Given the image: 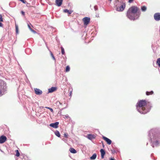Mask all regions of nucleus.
<instances>
[{
    "label": "nucleus",
    "mask_w": 160,
    "mask_h": 160,
    "mask_svg": "<svg viewBox=\"0 0 160 160\" xmlns=\"http://www.w3.org/2000/svg\"><path fill=\"white\" fill-rule=\"evenodd\" d=\"M136 107L140 113L145 114L150 111L151 106L149 102L145 100H140L137 102Z\"/></svg>",
    "instance_id": "f257e3e1"
},
{
    "label": "nucleus",
    "mask_w": 160,
    "mask_h": 160,
    "mask_svg": "<svg viewBox=\"0 0 160 160\" xmlns=\"http://www.w3.org/2000/svg\"><path fill=\"white\" fill-rule=\"evenodd\" d=\"M138 14L135 15L128 9L127 13V16L130 19L134 20L137 19L139 17L140 13L138 12Z\"/></svg>",
    "instance_id": "f03ea898"
},
{
    "label": "nucleus",
    "mask_w": 160,
    "mask_h": 160,
    "mask_svg": "<svg viewBox=\"0 0 160 160\" xmlns=\"http://www.w3.org/2000/svg\"><path fill=\"white\" fill-rule=\"evenodd\" d=\"M128 10L132 12V13L134 14L135 15H137V14L138 15V12H139L140 14V12L139 11V8L137 6H132L129 8Z\"/></svg>",
    "instance_id": "7ed1b4c3"
},
{
    "label": "nucleus",
    "mask_w": 160,
    "mask_h": 160,
    "mask_svg": "<svg viewBox=\"0 0 160 160\" xmlns=\"http://www.w3.org/2000/svg\"><path fill=\"white\" fill-rule=\"evenodd\" d=\"M0 86L4 91H6L7 90V87L6 83L3 81L0 80Z\"/></svg>",
    "instance_id": "20e7f679"
},
{
    "label": "nucleus",
    "mask_w": 160,
    "mask_h": 160,
    "mask_svg": "<svg viewBox=\"0 0 160 160\" xmlns=\"http://www.w3.org/2000/svg\"><path fill=\"white\" fill-rule=\"evenodd\" d=\"M125 7V3H122L120 7H117L116 8L117 10L118 11H122L124 10Z\"/></svg>",
    "instance_id": "39448f33"
},
{
    "label": "nucleus",
    "mask_w": 160,
    "mask_h": 160,
    "mask_svg": "<svg viewBox=\"0 0 160 160\" xmlns=\"http://www.w3.org/2000/svg\"><path fill=\"white\" fill-rule=\"evenodd\" d=\"M82 21L84 22V25H87L90 21V18L88 17H85L83 18Z\"/></svg>",
    "instance_id": "423d86ee"
},
{
    "label": "nucleus",
    "mask_w": 160,
    "mask_h": 160,
    "mask_svg": "<svg viewBox=\"0 0 160 160\" xmlns=\"http://www.w3.org/2000/svg\"><path fill=\"white\" fill-rule=\"evenodd\" d=\"M154 18L155 20L158 21L160 20V13H156L154 15Z\"/></svg>",
    "instance_id": "0eeeda50"
},
{
    "label": "nucleus",
    "mask_w": 160,
    "mask_h": 160,
    "mask_svg": "<svg viewBox=\"0 0 160 160\" xmlns=\"http://www.w3.org/2000/svg\"><path fill=\"white\" fill-rule=\"evenodd\" d=\"M96 134H88L87 135V138L88 139L92 140L93 139H95L96 137Z\"/></svg>",
    "instance_id": "6e6552de"
},
{
    "label": "nucleus",
    "mask_w": 160,
    "mask_h": 160,
    "mask_svg": "<svg viewBox=\"0 0 160 160\" xmlns=\"http://www.w3.org/2000/svg\"><path fill=\"white\" fill-rule=\"evenodd\" d=\"M7 139V137L4 136L0 137V143H2L4 142Z\"/></svg>",
    "instance_id": "1a4fd4ad"
},
{
    "label": "nucleus",
    "mask_w": 160,
    "mask_h": 160,
    "mask_svg": "<svg viewBox=\"0 0 160 160\" xmlns=\"http://www.w3.org/2000/svg\"><path fill=\"white\" fill-rule=\"evenodd\" d=\"M34 91L35 93L37 95H40L42 93V90L37 88H34Z\"/></svg>",
    "instance_id": "9d476101"
},
{
    "label": "nucleus",
    "mask_w": 160,
    "mask_h": 160,
    "mask_svg": "<svg viewBox=\"0 0 160 160\" xmlns=\"http://www.w3.org/2000/svg\"><path fill=\"white\" fill-rule=\"evenodd\" d=\"M102 138L107 142V144L109 145L111 144L112 141L110 139L104 136H103Z\"/></svg>",
    "instance_id": "9b49d317"
},
{
    "label": "nucleus",
    "mask_w": 160,
    "mask_h": 160,
    "mask_svg": "<svg viewBox=\"0 0 160 160\" xmlns=\"http://www.w3.org/2000/svg\"><path fill=\"white\" fill-rule=\"evenodd\" d=\"M59 124V122H56L55 123H52L50 124V126L54 128H57L58 127V125Z\"/></svg>",
    "instance_id": "f8f14e48"
},
{
    "label": "nucleus",
    "mask_w": 160,
    "mask_h": 160,
    "mask_svg": "<svg viewBox=\"0 0 160 160\" xmlns=\"http://www.w3.org/2000/svg\"><path fill=\"white\" fill-rule=\"evenodd\" d=\"M63 0H56L55 3L57 6H60L62 4Z\"/></svg>",
    "instance_id": "ddd939ff"
},
{
    "label": "nucleus",
    "mask_w": 160,
    "mask_h": 160,
    "mask_svg": "<svg viewBox=\"0 0 160 160\" xmlns=\"http://www.w3.org/2000/svg\"><path fill=\"white\" fill-rule=\"evenodd\" d=\"M100 152L101 153V157L102 158H104V156L105 154V152L104 150L102 149L100 150Z\"/></svg>",
    "instance_id": "4468645a"
},
{
    "label": "nucleus",
    "mask_w": 160,
    "mask_h": 160,
    "mask_svg": "<svg viewBox=\"0 0 160 160\" xmlns=\"http://www.w3.org/2000/svg\"><path fill=\"white\" fill-rule=\"evenodd\" d=\"M57 90V88L55 87H52L48 89V92H52Z\"/></svg>",
    "instance_id": "2eb2a0df"
},
{
    "label": "nucleus",
    "mask_w": 160,
    "mask_h": 160,
    "mask_svg": "<svg viewBox=\"0 0 160 160\" xmlns=\"http://www.w3.org/2000/svg\"><path fill=\"white\" fill-rule=\"evenodd\" d=\"M3 22V19L2 18V16L1 14H0V27H2L3 25L1 22Z\"/></svg>",
    "instance_id": "dca6fc26"
},
{
    "label": "nucleus",
    "mask_w": 160,
    "mask_h": 160,
    "mask_svg": "<svg viewBox=\"0 0 160 160\" xmlns=\"http://www.w3.org/2000/svg\"><path fill=\"white\" fill-rule=\"evenodd\" d=\"M69 150L70 152L72 153H75L77 152L76 150L73 148H70Z\"/></svg>",
    "instance_id": "f3484780"
},
{
    "label": "nucleus",
    "mask_w": 160,
    "mask_h": 160,
    "mask_svg": "<svg viewBox=\"0 0 160 160\" xmlns=\"http://www.w3.org/2000/svg\"><path fill=\"white\" fill-rule=\"evenodd\" d=\"M63 12L65 13H68L69 14H70L72 13V11L71 10L70 11V10H68L67 9H64L63 10Z\"/></svg>",
    "instance_id": "a211bd4d"
},
{
    "label": "nucleus",
    "mask_w": 160,
    "mask_h": 160,
    "mask_svg": "<svg viewBox=\"0 0 160 160\" xmlns=\"http://www.w3.org/2000/svg\"><path fill=\"white\" fill-rule=\"evenodd\" d=\"M96 157L97 154L96 153H94L92 156L90 157V158L91 160H94L96 158Z\"/></svg>",
    "instance_id": "6ab92c4d"
},
{
    "label": "nucleus",
    "mask_w": 160,
    "mask_h": 160,
    "mask_svg": "<svg viewBox=\"0 0 160 160\" xmlns=\"http://www.w3.org/2000/svg\"><path fill=\"white\" fill-rule=\"evenodd\" d=\"M147 7L145 6H143L141 7V10L143 12L147 10Z\"/></svg>",
    "instance_id": "aec40b11"
},
{
    "label": "nucleus",
    "mask_w": 160,
    "mask_h": 160,
    "mask_svg": "<svg viewBox=\"0 0 160 160\" xmlns=\"http://www.w3.org/2000/svg\"><path fill=\"white\" fill-rule=\"evenodd\" d=\"M153 93V92L152 91H151L150 92H147L146 94L147 95H149L152 94Z\"/></svg>",
    "instance_id": "412c9836"
},
{
    "label": "nucleus",
    "mask_w": 160,
    "mask_h": 160,
    "mask_svg": "<svg viewBox=\"0 0 160 160\" xmlns=\"http://www.w3.org/2000/svg\"><path fill=\"white\" fill-rule=\"evenodd\" d=\"M70 68L69 66H67L65 69V72H68L70 71Z\"/></svg>",
    "instance_id": "4be33fe9"
},
{
    "label": "nucleus",
    "mask_w": 160,
    "mask_h": 160,
    "mask_svg": "<svg viewBox=\"0 0 160 160\" xmlns=\"http://www.w3.org/2000/svg\"><path fill=\"white\" fill-rule=\"evenodd\" d=\"M55 135L58 137H60V134L59 132L57 131L55 132Z\"/></svg>",
    "instance_id": "5701e85b"
},
{
    "label": "nucleus",
    "mask_w": 160,
    "mask_h": 160,
    "mask_svg": "<svg viewBox=\"0 0 160 160\" xmlns=\"http://www.w3.org/2000/svg\"><path fill=\"white\" fill-rule=\"evenodd\" d=\"M157 64L158 65V66L160 67V58L157 59Z\"/></svg>",
    "instance_id": "b1692460"
},
{
    "label": "nucleus",
    "mask_w": 160,
    "mask_h": 160,
    "mask_svg": "<svg viewBox=\"0 0 160 160\" xmlns=\"http://www.w3.org/2000/svg\"><path fill=\"white\" fill-rule=\"evenodd\" d=\"M15 152H16V156L17 157H19L20 156V153L19 152L18 150H15Z\"/></svg>",
    "instance_id": "393cba45"
},
{
    "label": "nucleus",
    "mask_w": 160,
    "mask_h": 160,
    "mask_svg": "<svg viewBox=\"0 0 160 160\" xmlns=\"http://www.w3.org/2000/svg\"><path fill=\"white\" fill-rule=\"evenodd\" d=\"M61 52H62V54H64V53H65V52H64V48L62 47H61Z\"/></svg>",
    "instance_id": "a878e982"
},
{
    "label": "nucleus",
    "mask_w": 160,
    "mask_h": 160,
    "mask_svg": "<svg viewBox=\"0 0 160 160\" xmlns=\"http://www.w3.org/2000/svg\"><path fill=\"white\" fill-rule=\"evenodd\" d=\"M50 54H51L52 57V58L53 59V60H55V58L53 54H52V52L51 51H50Z\"/></svg>",
    "instance_id": "bb28decb"
},
{
    "label": "nucleus",
    "mask_w": 160,
    "mask_h": 160,
    "mask_svg": "<svg viewBox=\"0 0 160 160\" xmlns=\"http://www.w3.org/2000/svg\"><path fill=\"white\" fill-rule=\"evenodd\" d=\"M15 28L16 29V32L17 33H18V28L17 25H15Z\"/></svg>",
    "instance_id": "cd10ccee"
},
{
    "label": "nucleus",
    "mask_w": 160,
    "mask_h": 160,
    "mask_svg": "<svg viewBox=\"0 0 160 160\" xmlns=\"http://www.w3.org/2000/svg\"><path fill=\"white\" fill-rule=\"evenodd\" d=\"M68 134L67 133H65L64 134V136L65 138H68Z\"/></svg>",
    "instance_id": "c85d7f7f"
},
{
    "label": "nucleus",
    "mask_w": 160,
    "mask_h": 160,
    "mask_svg": "<svg viewBox=\"0 0 160 160\" xmlns=\"http://www.w3.org/2000/svg\"><path fill=\"white\" fill-rule=\"evenodd\" d=\"M21 1L23 3H26V1H24V0H21Z\"/></svg>",
    "instance_id": "c756f323"
},
{
    "label": "nucleus",
    "mask_w": 160,
    "mask_h": 160,
    "mask_svg": "<svg viewBox=\"0 0 160 160\" xmlns=\"http://www.w3.org/2000/svg\"><path fill=\"white\" fill-rule=\"evenodd\" d=\"M134 0H129L128 2L129 3H132L133 1Z\"/></svg>",
    "instance_id": "7c9ffc66"
},
{
    "label": "nucleus",
    "mask_w": 160,
    "mask_h": 160,
    "mask_svg": "<svg viewBox=\"0 0 160 160\" xmlns=\"http://www.w3.org/2000/svg\"><path fill=\"white\" fill-rule=\"evenodd\" d=\"M21 12V13L22 14V15H23V16H24L25 12L23 11H22Z\"/></svg>",
    "instance_id": "2f4dec72"
},
{
    "label": "nucleus",
    "mask_w": 160,
    "mask_h": 160,
    "mask_svg": "<svg viewBox=\"0 0 160 160\" xmlns=\"http://www.w3.org/2000/svg\"><path fill=\"white\" fill-rule=\"evenodd\" d=\"M155 143L156 144L158 145L159 144L158 141H155Z\"/></svg>",
    "instance_id": "473e14b6"
},
{
    "label": "nucleus",
    "mask_w": 160,
    "mask_h": 160,
    "mask_svg": "<svg viewBox=\"0 0 160 160\" xmlns=\"http://www.w3.org/2000/svg\"><path fill=\"white\" fill-rule=\"evenodd\" d=\"M28 28H29V29L30 30V29H31L32 28H31V27H30V25L29 24H28Z\"/></svg>",
    "instance_id": "72a5a7b5"
},
{
    "label": "nucleus",
    "mask_w": 160,
    "mask_h": 160,
    "mask_svg": "<svg viewBox=\"0 0 160 160\" xmlns=\"http://www.w3.org/2000/svg\"><path fill=\"white\" fill-rule=\"evenodd\" d=\"M30 30L31 31H32L33 32H36L34 30L32 29V28L31 29H30Z\"/></svg>",
    "instance_id": "f704fd0d"
},
{
    "label": "nucleus",
    "mask_w": 160,
    "mask_h": 160,
    "mask_svg": "<svg viewBox=\"0 0 160 160\" xmlns=\"http://www.w3.org/2000/svg\"><path fill=\"white\" fill-rule=\"evenodd\" d=\"M2 95V92L1 90H0V96Z\"/></svg>",
    "instance_id": "c9c22d12"
},
{
    "label": "nucleus",
    "mask_w": 160,
    "mask_h": 160,
    "mask_svg": "<svg viewBox=\"0 0 160 160\" xmlns=\"http://www.w3.org/2000/svg\"><path fill=\"white\" fill-rule=\"evenodd\" d=\"M49 110H50V111H51V112H53V109H52V108H50L49 109Z\"/></svg>",
    "instance_id": "e433bc0d"
},
{
    "label": "nucleus",
    "mask_w": 160,
    "mask_h": 160,
    "mask_svg": "<svg viewBox=\"0 0 160 160\" xmlns=\"http://www.w3.org/2000/svg\"><path fill=\"white\" fill-rule=\"evenodd\" d=\"M110 160H115L114 158H111L110 159Z\"/></svg>",
    "instance_id": "4c0bfd02"
},
{
    "label": "nucleus",
    "mask_w": 160,
    "mask_h": 160,
    "mask_svg": "<svg viewBox=\"0 0 160 160\" xmlns=\"http://www.w3.org/2000/svg\"><path fill=\"white\" fill-rule=\"evenodd\" d=\"M71 93H72V91H70V92H69V94H70V96H71Z\"/></svg>",
    "instance_id": "58836bf2"
},
{
    "label": "nucleus",
    "mask_w": 160,
    "mask_h": 160,
    "mask_svg": "<svg viewBox=\"0 0 160 160\" xmlns=\"http://www.w3.org/2000/svg\"><path fill=\"white\" fill-rule=\"evenodd\" d=\"M45 108H46L48 109H49L50 108H49L48 107H46Z\"/></svg>",
    "instance_id": "ea45409f"
},
{
    "label": "nucleus",
    "mask_w": 160,
    "mask_h": 160,
    "mask_svg": "<svg viewBox=\"0 0 160 160\" xmlns=\"http://www.w3.org/2000/svg\"><path fill=\"white\" fill-rule=\"evenodd\" d=\"M96 17H99V15L98 14V15H96Z\"/></svg>",
    "instance_id": "a19ab883"
},
{
    "label": "nucleus",
    "mask_w": 160,
    "mask_h": 160,
    "mask_svg": "<svg viewBox=\"0 0 160 160\" xmlns=\"http://www.w3.org/2000/svg\"><path fill=\"white\" fill-rule=\"evenodd\" d=\"M154 139H156V138H155V137H154Z\"/></svg>",
    "instance_id": "79ce46f5"
},
{
    "label": "nucleus",
    "mask_w": 160,
    "mask_h": 160,
    "mask_svg": "<svg viewBox=\"0 0 160 160\" xmlns=\"http://www.w3.org/2000/svg\"><path fill=\"white\" fill-rule=\"evenodd\" d=\"M110 1H112V0H109Z\"/></svg>",
    "instance_id": "37998d69"
}]
</instances>
